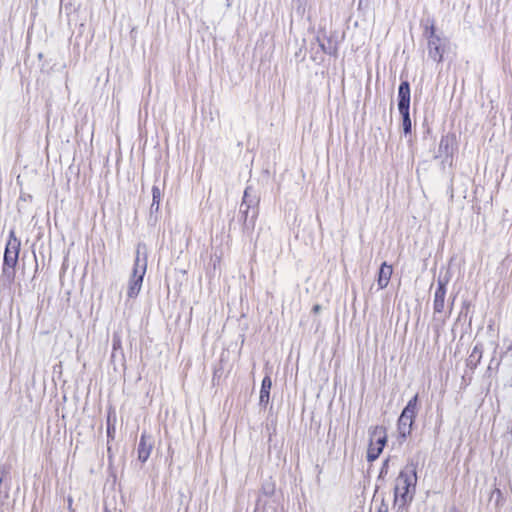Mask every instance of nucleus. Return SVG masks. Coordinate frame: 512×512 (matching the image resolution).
Returning <instances> with one entry per match:
<instances>
[{
	"instance_id": "1",
	"label": "nucleus",
	"mask_w": 512,
	"mask_h": 512,
	"mask_svg": "<svg viewBox=\"0 0 512 512\" xmlns=\"http://www.w3.org/2000/svg\"><path fill=\"white\" fill-rule=\"evenodd\" d=\"M147 248L139 243L136 248L132 272L128 281L127 296L135 298L141 291L143 279L147 271Z\"/></svg>"
},
{
	"instance_id": "2",
	"label": "nucleus",
	"mask_w": 512,
	"mask_h": 512,
	"mask_svg": "<svg viewBox=\"0 0 512 512\" xmlns=\"http://www.w3.org/2000/svg\"><path fill=\"white\" fill-rule=\"evenodd\" d=\"M416 483L417 474L415 468L401 471L396 479L395 502L398 500V497L400 498L403 505L410 502L413 498L412 495H409L410 488L415 490Z\"/></svg>"
},
{
	"instance_id": "3",
	"label": "nucleus",
	"mask_w": 512,
	"mask_h": 512,
	"mask_svg": "<svg viewBox=\"0 0 512 512\" xmlns=\"http://www.w3.org/2000/svg\"><path fill=\"white\" fill-rule=\"evenodd\" d=\"M423 35L428 40L429 57L435 62H441L445 51V40L436 34V29L432 20H426Z\"/></svg>"
},
{
	"instance_id": "4",
	"label": "nucleus",
	"mask_w": 512,
	"mask_h": 512,
	"mask_svg": "<svg viewBox=\"0 0 512 512\" xmlns=\"http://www.w3.org/2000/svg\"><path fill=\"white\" fill-rule=\"evenodd\" d=\"M410 84L407 80L400 83L398 87V110L402 116L403 132L405 134L411 133L412 122L410 118Z\"/></svg>"
},
{
	"instance_id": "5",
	"label": "nucleus",
	"mask_w": 512,
	"mask_h": 512,
	"mask_svg": "<svg viewBox=\"0 0 512 512\" xmlns=\"http://www.w3.org/2000/svg\"><path fill=\"white\" fill-rule=\"evenodd\" d=\"M417 401L418 395L412 397L402 410L398 419V431L402 438H406L411 433L412 425L417 412Z\"/></svg>"
},
{
	"instance_id": "6",
	"label": "nucleus",
	"mask_w": 512,
	"mask_h": 512,
	"mask_svg": "<svg viewBox=\"0 0 512 512\" xmlns=\"http://www.w3.org/2000/svg\"><path fill=\"white\" fill-rule=\"evenodd\" d=\"M387 442L386 429L383 426H375L370 431V443L367 450V461H375Z\"/></svg>"
},
{
	"instance_id": "7",
	"label": "nucleus",
	"mask_w": 512,
	"mask_h": 512,
	"mask_svg": "<svg viewBox=\"0 0 512 512\" xmlns=\"http://www.w3.org/2000/svg\"><path fill=\"white\" fill-rule=\"evenodd\" d=\"M20 250V242L14 237L13 232L10 235V239L8 240L4 257H3V273L10 275L13 274V270L18 262Z\"/></svg>"
},
{
	"instance_id": "8",
	"label": "nucleus",
	"mask_w": 512,
	"mask_h": 512,
	"mask_svg": "<svg viewBox=\"0 0 512 512\" xmlns=\"http://www.w3.org/2000/svg\"><path fill=\"white\" fill-rule=\"evenodd\" d=\"M448 279L445 277H439L437 280V287L434 292L433 299V310L434 313H442L445 309V298H446V286L448 284Z\"/></svg>"
},
{
	"instance_id": "9",
	"label": "nucleus",
	"mask_w": 512,
	"mask_h": 512,
	"mask_svg": "<svg viewBox=\"0 0 512 512\" xmlns=\"http://www.w3.org/2000/svg\"><path fill=\"white\" fill-rule=\"evenodd\" d=\"M259 202L260 197L257 190L251 185L247 186L244 191L240 206L247 207V209H252L253 216H255L258 215Z\"/></svg>"
},
{
	"instance_id": "10",
	"label": "nucleus",
	"mask_w": 512,
	"mask_h": 512,
	"mask_svg": "<svg viewBox=\"0 0 512 512\" xmlns=\"http://www.w3.org/2000/svg\"><path fill=\"white\" fill-rule=\"evenodd\" d=\"M154 446V440L152 436L148 435L146 432L141 434L138 446H137V455L138 460L142 463L146 462L150 457L151 451Z\"/></svg>"
},
{
	"instance_id": "11",
	"label": "nucleus",
	"mask_w": 512,
	"mask_h": 512,
	"mask_svg": "<svg viewBox=\"0 0 512 512\" xmlns=\"http://www.w3.org/2000/svg\"><path fill=\"white\" fill-rule=\"evenodd\" d=\"M452 153V137L450 135H443L440 139L435 158H440L442 162H445L452 156Z\"/></svg>"
},
{
	"instance_id": "12",
	"label": "nucleus",
	"mask_w": 512,
	"mask_h": 512,
	"mask_svg": "<svg viewBox=\"0 0 512 512\" xmlns=\"http://www.w3.org/2000/svg\"><path fill=\"white\" fill-rule=\"evenodd\" d=\"M393 269L391 265L383 262L379 268L377 275V284L379 289H384L389 284Z\"/></svg>"
},
{
	"instance_id": "13",
	"label": "nucleus",
	"mask_w": 512,
	"mask_h": 512,
	"mask_svg": "<svg viewBox=\"0 0 512 512\" xmlns=\"http://www.w3.org/2000/svg\"><path fill=\"white\" fill-rule=\"evenodd\" d=\"M272 386V381L269 376H265L261 383L259 404L266 406L269 403L270 398V390Z\"/></svg>"
},
{
	"instance_id": "14",
	"label": "nucleus",
	"mask_w": 512,
	"mask_h": 512,
	"mask_svg": "<svg viewBox=\"0 0 512 512\" xmlns=\"http://www.w3.org/2000/svg\"><path fill=\"white\" fill-rule=\"evenodd\" d=\"M239 212L241 214V220L243 221L244 228L247 230L253 229L258 215L253 216L252 209H247V207L242 206H240Z\"/></svg>"
},
{
	"instance_id": "15",
	"label": "nucleus",
	"mask_w": 512,
	"mask_h": 512,
	"mask_svg": "<svg viewBox=\"0 0 512 512\" xmlns=\"http://www.w3.org/2000/svg\"><path fill=\"white\" fill-rule=\"evenodd\" d=\"M482 347L480 345H475L469 357L466 360V366L474 370L478 366L482 358Z\"/></svg>"
},
{
	"instance_id": "16",
	"label": "nucleus",
	"mask_w": 512,
	"mask_h": 512,
	"mask_svg": "<svg viewBox=\"0 0 512 512\" xmlns=\"http://www.w3.org/2000/svg\"><path fill=\"white\" fill-rule=\"evenodd\" d=\"M318 42H319V46H320L321 50L324 53H326L328 55L336 56L338 48H337V45L331 39H327L326 41H320L318 39Z\"/></svg>"
},
{
	"instance_id": "17",
	"label": "nucleus",
	"mask_w": 512,
	"mask_h": 512,
	"mask_svg": "<svg viewBox=\"0 0 512 512\" xmlns=\"http://www.w3.org/2000/svg\"><path fill=\"white\" fill-rule=\"evenodd\" d=\"M112 349H113L112 357L115 356V352H117L118 350L121 352V354H123L121 338L117 334L113 335V338H112Z\"/></svg>"
},
{
	"instance_id": "18",
	"label": "nucleus",
	"mask_w": 512,
	"mask_h": 512,
	"mask_svg": "<svg viewBox=\"0 0 512 512\" xmlns=\"http://www.w3.org/2000/svg\"><path fill=\"white\" fill-rule=\"evenodd\" d=\"M161 197H162V192H161L160 188L158 186L154 185L152 187V201L154 202V204L160 203Z\"/></svg>"
},
{
	"instance_id": "19",
	"label": "nucleus",
	"mask_w": 512,
	"mask_h": 512,
	"mask_svg": "<svg viewBox=\"0 0 512 512\" xmlns=\"http://www.w3.org/2000/svg\"><path fill=\"white\" fill-rule=\"evenodd\" d=\"M388 468H389V460L387 459L382 464V467H381L380 472H379L378 479H383L387 475Z\"/></svg>"
},
{
	"instance_id": "20",
	"label": "nucleus",
	"mask_w": 512,
	"mask_h": 512,
	"mask_svg": "<svg viewBox=\"0 0 512 512\" xmlns=\"http://www.w3.org/2000/svg\"><path fill=\"white\" fill-rule=\"evenodd\" d=\"M263 492L265 495L270 496L274 492V486L273 485H266L263 486Z\"/></svg>"
},
{
	"instance_id": "21",
	"label": "nucleus",
	"mask_w": 512,
	"mask_h": 512,
	"mask_svg": "<svg viewBox=\"0 0 512 512\" xmlns=\"http://www.w3.org/2000/svg\"><path fill=\"white\" fill-rule=\"evenodd\" d=\"M377 512H388V506L384 502L378 507Z\"/></svg>"
},
{
	"instance_id": "22",
	"label": "nucleus",
	"mask_w": 512,
	"mask_h": 512,
	"mask_svg": "<svg viewBox=\"0 0 512 512\" xmlns=\"http://www.w3.org/2000/svg\"><path fill=\"white\" fill-rule=\"evenodd\" d=\"M159 206H160V203L154 204V202L152 201L151 206H150L151 213L158 212Z\"/></svg>"
},
{
	"instance_id": "23",
	"label": "nucleus",
	"mask_w": 512,
	"mask_h": 512,
	"mask_svg": "<svg viewBox=\"0 0 512 512\" xmlns=\"http://www.w3.org/2000/svg\"><path fill=\"white\" fill-rule=\"evenodd\" d=\"M454 300H455V297H453L451 302H450L448 316L451 314V311H452V308H453V305H454Z\"/></svg>"
},
{
	"instance_id": "24",
	"label": "nucleus",
	"mask_w": 512,
	"mask_h": 512,
	"mask_svg": "<svg viewBox=\"0 0 512 512\" xmlns=\"http://www.w3.org/2000/svg\"><path fill=\"white\" fill-rule=\"evenodd\" d=\"M449 512H459L458 509L455 507V506H452L450 509H449Z\"/></svg>"
},
{
	"instance_id": "25",
	"label": "nucleus",
	"mask_w": 512,
	"mask_h": 512,
	"mask_svg": "<svg viewBox=\"0 0 512 512\" xmlns=\"http://www.w3.org/2000/svg\"><path fill=\"white\" fill-rule=\"evenodd\" d=\"M369 1L370 0H359V5H362L363 3L367 5Z\"/></svg>"
},
{
	"instance_id": "26",
	"label": "nucleus",
	"mask_w": 512,
	"mask_h": 512,
	"mask_svg": "<svg viewBox=\"0 0 512 512\" xmlns=\"http://www.w3.org/2000/svg\"><path fill=\"white\" fill-rule=\"evenodd\" d=\"M319 309H320V307L318 305L314 306L315 311H318Z\"/></svg>"
},
{
	"instance_id": "27",
	"label": "nucleus",
	"mask_w": 512,
	"mask_h": 512,
	"mask_svg": "<svg viewBox=\"0 0 512 512\" xmlns=\"http://www.w3.org/2000/svg\"><path fill=\"white\" fill-rule=\"evenodd\" d=\"M104 512H111V511L108 508H105Z\"/></svg>"
}]
</instances>
